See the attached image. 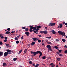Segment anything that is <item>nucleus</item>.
Here are the masks:
<instances>
[{
  "mask_svg": "<svg viewBox=\"0 0 67 67\" xmlns=\"http://www.w3.org/2000/svg\"><path fill=\"white\" fill-rule=\"evenodd\" d=\"M47 48H51V45H48L47 46Z\"/></svg>",
  "mask_w": 67,
  "mask_h": 67,
  "instance_id": "11",
  "label": "nucleus"
},
{
  "mask_svg": "<svg viewBox=\"0 0 67 67\" xmlns=\"http://www.w3.org/2000/svg\"><path fill=\"white\" fill-rule=\"evenodd\" d=\"M59 56H63V55H62V54H59Z\"/></svg>",
  "mask_w": 67,
  "mask_h": 67,
  "instance_id": "48",
  "label": "nucleus"
},
{
  "mask_svg": "<svg viewBox=\"0 0 67 67\" xmlns=\"http://www.w3.org/2000/svg\"><path fill=\"white\" fill-rule=\"evenodd\" d=\"M57 27L58 29H59L60 27V26H58Z\"/></svg>",
  "mask_w": 67,
  "mask_h": 67,
  "instance_id": "54",
  "label": "nucleus"
},
{
  "mask_svg": "<svg viewBox=\"0 0 67 67\" xmlns=\"http://www.w3.org/2000/svg\"><path fill=\"white\" fill-rule=\"evenodd\" d=\"M20 36H21V35H19L17 36V37H18V38H19V37H20Z\"/></svg>",
  "mask_w": 67,
  "mask_h": 67,
  "instance_id": "52",
  "label": "nucleus"
},
{
  "mask_svg": "<svg viewBox=\"0 0 67 67\" xmlns=\"http://www.w3.org/2000/svg\"><path fill=\"white\" fill-rule=\"evenodd\" d=\"M35 42H32L31 43V45L32 46H33V45H34L35 44Z\"/></svg>",
  "mask_w": 67,
  "mask_h": 67,
  "instance_id": "13",
  "label": "nucleus"
},
{
  "mask_svg": "<svg viewBox=\"0 0 67 67\" xmlns=\"http://www.w3.org/2000/svg\"><path fill=\"white\" fill-rule=\"evenodd\" d=\"M54 48L56 49H58V47L57 46H55L54 47Z\"/></svg>",
  "mask_w": 67,
  "mask_h": 67,
  "instance_id": "30",
  "label": "nucleus"
},
{
  "mask_svg": "<svg viewBox=\"0 0 67 67\" xmlns=\"http://www.w3.org/2000/svg\"><path fill=\"white\" fill-rule=\"evenodd\" d=\"M2 36H3V35L2 34H0V37H1Z\"/></svg>",
  "mask_w": 67,
  "mask_h": 67,
  "instance_id": "50",
  "label": "nucleus"
},
{
  "mask_svg": "<svg viewBox=\"0 0 67 67\" xmlns=\"http://www.w3.org/2000/svg\"><path fill=\"white\" fill-rule=\"evenodd\" d=\"M63 25L65 24V22H63Z\"/></svg>",
  "mask_w": 67,
  "mask_h": 67,
  "instance_id": "53",
  "label": "nucleus"
},
{
  "mask_svg": "<svg viewBox=\"0 0 67 67\" xmlns=\"http://www.w3.org/2000/svg\"><path fill=\"white\" fill-rule=\"evenodd\" d=\"M16 59H17V58H14L13 59V60H14V61H15V60H16Z\"/></svg>",
  "mask_w": 67,
  "mask_h": 67,
  "instance_id": "28",
  "label": "nucleus"
},
{
  "mask_svg": "<svg viewBox=\"0 0 67 67\" xmlns=\"http://www.w3.org/2000/svg\"><path fill=\"white\" fill-rule=\"evenodd\" d=\"M62 51L61 50H59V53H61V52H62Z\"/></svg>",
  "mask_w": 67,
  "mask_h": 67,
  "instance_id": "43",
  "label": "nucleus"
},
{
  "mask_svg": "<svg viewBox=\"0 0 67 67\" xmlns=\"http://www.w3.org/2000/svg\"><path fill=\"white\" fill-rule=\"evenodd\" d=\"M64 47H65L66 48H67V46L66 45H65L64 46Z\"/></svg>",
  "mask_w": 67,
  "mask_h": 67,
  "instance_id": "55",
  "label": "nucleus"
},
{
  "mask_svg": "<svg viewBox=\"0 0 67 67\" xmlns=\"http://www.w3.org/2000/svg\"><path fill=\"white\" fill-rule=\"evenodd\" d=\"M38 42L39 43H41V41L40 40H38Z\"/></svg>",
  "mask_w": 67,
  "mask_h": 67,
  "instance_id": "40",
  "label": "nucleus"
},
{
  "mask_svg": "<svg viewBox=\"0 0 67 67\" xmlns=\"http://www.w3.org/2000/svg\"><path fill=\"white\" fill-rule=\"evenodd\" d=\"M9 54V53L8 52H5L4 54V56L5 57V56H7V55Z\"/></svg>",
  "mask_w": 67,
  "mask_h": 67,
  "instance_id": "5",
  "label": "nucleus"
},
{
  "mask_svg": "<svg viewBox=\"0 0 67 67\" xmlns=\"http://www.w3.org/2000/svg\"><path fill=\"white\" fill-rule=\"evenodd\" d=\"M16 44H19V41H16Z\"/></svg>",
  "mask_w": 67,
  "mask_h": 67,
  "instance_id": "34",
  "label": "nucleus"
},
{
  "mask_svg": "<svg viewBox=\"0 0 67 67\" xmlns=\"http://www.w3.org/2000/svg\"><path fill=\"white\" fill-rule=\"evenodd\" d=\"M62 41L63 42H66V40L64 39H63L62 40Z\"/></svg>",
  "mask_w": 67,
  "mask_h": 67,
  "instance_id": "23",
  "label": "nucleus"
},
{
  "mask_svg": "<svg viewBox=\"0 0 67 67\" xmlns=\"http://www.w3.org/2000/svg\"><path fill=\"white\" fill-rule=\"evenodd\" d=\"M56 41V42H58L59 41V40L58 39H56L55 40Z\"/></svg>",
  "mask_w": 67,
  "mask_h": 67,
  "instance_id": "45",
  "label": "nucleus"
},
{
  "mask_svg": "<svg viewBox=\"0 0 67 67\" xmlns=\"http://www.w3.org/2000/svg\"><path fill=\"white\" fill-rule=\"evenodd\" d=\"M64 53L65 54H66L67 53V50H66L64 51Z\"/></svg>",
  "mask_w": 67,
  "mask_h": 67,
  "instance_id": "41",
  "label": "nucleus"
},
{
  "mask_svg": "<svg viewBox=\"0 0 67 67\" xmlns=\"http://www.w3.org/2000/svg\"><path fill=\"white\" fill-rule=\"evenodd\" d=\"M15 40H18V38L17 37H15Z\"/></svg>",
  "mask_w": 67,
  "mask_h": 67,
  "instance_id": "36",
  "label": "nucleus"
},
{
  "mask_svg": "<svg viewBox=\"0 0 67 67\" xmlns=\"http://www.w3.org/2000/svg\"><path fill=\"white\" fill-rule=\"evenodd\" d=\"M7 41H8V40L7 39L5 40H4V42H6Z\"/></svg>",
  "mask_w": 67,
  "mask_h": 67,
  "instance_id": "42",
  "label": "nucleus"
},
{
  "mask_svg": "<svg viewBox=\"0 0 67 67\" xmlns=\"http://www.w3.org/2000/svg\"><path fill=\"white\" fill-rule=\"evenodd\" d=\"M29 31L30 32H33V30L32 29H30L29 30Z\"/></svg>",
  "mask_w": 67,
  "mask_h": 67,
  "instance_id": "33",
  "label": "nucleus"
},
{
  "mask_svg": "<svg viewBox=\"0 0 67 67\" xmlns=\"http://www.w3.org/2000/svg\"><path fill=\"white\" fill-rule=\"evenodd\" d=\"M42 45H44V46H45V44H44L43 43L42 44Z\"/></svg>",
  "mask_w": 67,
  "mask_h": 67,
  "instance_id": "59",
  "label": "nucleus"
},
{
  "mask_svg": "<svg viewBox=\"0 0 67 67\" xmlns=\"http://www.w3.org/2000/svg\"><path fill=\"white\" fill-rule=\"evenodd\" d=\"M25 34H30L29 32H25Z\"/></svg>",
  "mask_w": 67,
  "mask_h": 67,
  "instance_id": "35",
  "label": "nucleus"
},
{
  "mask_svg": "<svg viewBox=\"0 0 67 67\" xmlns=\"http://www.w3.org/2000/svg\"><path fill=\"white\" fill-rule=\"evenodd\" d=\"M47 44H50V45L52 44V43L51 42H47Z\"/></svg>",
  "mask_w": 67,
  "mask_h": 67,
  "instance_id": "25",
  "label": "nucleus"
},
{
  "mask_svg": "<svg viewBox=\"0 0 67 67\" xmlns=\"http://www.w3.org/2000/svg\"><path fill=\"white\" fill-rule=\"evenodd\" d=\"M27 49H25V51H24V53L25 54L26 52H27Z\"/></svg>",
  "mask_w": 67,
  "mask_h": 67,
  "instance_id": "17",
  "label": "nucleus"
},
{
  "mask_svg": "<svg viewBox=\"0 0 67 67\" xmlns=\"http://www.w3.org/2000/svg\"><path fill=\"white\" fill-rule=\"evenodd\" d=\"M33 26H30V29H33L34 27H33Z\"/></svg>",
  "mask_w": 67,
  "mask_h": 67,
  "instance_id": "19",
  "label": "nucleus"
},
{
  "mask_svg": "<svg viewBox=\"0 0 67 67\" xmlns=\"http://www.w3.org/2000/svg\"><path fill=\"white\" fill-rule=\"evenodd\" d=\"M34 33H36L37 32L36 31H34Z\"/></svg>",
  "mask_w": 67,
  "mask_h": 67,
  "instance_id": "62",
  "label": "nucleus"
},
{
  "mask_svg": "<svg viewBox=\"0 0 67 67\" xmlns=\"http://www.w3.org/2000/svg\"><path fill=\"white\" fill-rule=\"evenodd\" d=\"M41 27V26L39 25L37 26V27H36V29H40Z\"/></svg>",
  "mask_w": 67,
  "mask_h": 67,
  "instance_id": "10",
  "label": "nucleus"
},
{
  "mask_svg": "<svg viewBox=\"0 0 67 67\" xmlns=\"http://www.w3.org/2000/svg\"><path fill=\"white\" fill-rule=\"evenodd\" d=\"M30 46H31V44H28V46H29V47H30Z\"/></svg>",
  "mask_w": 67,
  "mask_h": 67,
  "instance_id": "58",
  "label": "nucleus"
},
{
  "mask_svg": "<svg viewBox=\"0 0 67 67\" xmlns=\"http://www.w3.org/2000/svg\"><path fill=\"white\" fill-rule=\"evenodd\" d=\"M23 37H24L23 36L21 37V39H23Z\"/></svg>",
  "mask_w": 67,
  "mask_h": 67,
  "instance_id": "51",
  "label": "nucleus"
},
{
  "mask_svg": "<svg viewBox=\"0 0 67 67\" xmlns=\"http://www.w3.org/2000/svg\"><path fill=\"white\" fill-rule=\"evenodd\" d=\"M58 33L59 34H65V33L64 32L59 31H58Z\"/></svg>",
  "mask_w": 67,
  "mask_h": 67,
  "instance_id": "6",
  "label": "nucleus"
},
{
  "mask_svg": "<svg viewBox=\"0 0 67 67\" xmlns=\"http://www.w3.org/2000/svg\"><path fill=\"white\" fill-rule=\"evenodd\" d=\"M5 40H7V39H8V37H5Z\"/></svg>",
  "mask_w": 67,
  "mask_h": 67,
  "instance_id": "47",
  "label": "nucleus"
},
{
  "mask_svg": "<svg viewBox=\"0 0 67 67\" xmlns=\"http://www.w3.org/2000/svg\"><path fill=\"white\" fill-rule=\"evenodd\" d=\"M7 52H9L8 54H11V51L9 49H8L7 50Z\"/></svg>",
  "mask_w": 67,
  "mask_h": 67,
  "instance_id": "8",
  "label": "nucleus"
},
{
  "mask_svg": "<svg viewBox=\"0 0 67 67\" xmlns=\"http://www.w3.org/2000/svg\"><path fill=\"white\" fill-rule=\"evenodd\" d=\"M33 66H34V67H35V65L34 64H32Z\"/></svg>",
  "mask_w": 67,
  "mask_h": 67,
  "instance_id": "49",
  "label": "nucleus"
},
{
  "mask_svg": "<svg viewBox=\"0 0 67 67\" xmlns=\"http://www.w3.org/2000/svg\"><path fill=\"white\" fill-rule=\"evenodd\" d=\"M7 30L8 31H10V28H8V29H7Z\"/></svg>",
  "mask_w": 67,
  "mask_h": 67,
  "instance_id": "39",
  "label": "nucleus"
},
{
  "mask_svg": "<svg viewBox=\"0 0 67 67\" xmlns=\"http://www.w3.org/2000/svg\"><path fill=\"white\" fill-rule=\"evenodd\" d=\"M42 58L43 59H44L46 58V56H44L42 57Z\"/></svg>",
  "mask_w": 67,
  "mask_h": 67,
  "instance_id": "29",
  "label": "nucleus"
},
{
  "mask_svg": "<svg viewBox=\"0 0 67 67\" xmlns=\"http://www.w3.org/2000/svg\"><path fill=\"white\" fill-rule=\"evenodd\" d=\"M1 37V38H4V37H3V36H2Z\"/></svg>",
  "mask_w": 67,
  "mask_h": 67,
  "instance_id": "56",
  "label": "nucleus"
},
{
  "mask_svg": "<svg viewBox=\"0 0 67 67\" xmlns=\"http://www.w3.org/2000/svg\"><path fill=\"white\" fill-rule=\"evenodd\" d=\"M3 66H7V63H3Z\"/></svg>",
  "mask_w": 67,
  "mask_h": 67,
  "instance_id": "9",
  "label": "nucleus"
},
{
  "mask_svg": "<svg viewBox=\"0 0 67 67\" xmlns=\"http://www.w3.org/2000/svg\"><path fill=\"white\" fill-rule=\"evenodd\" d=\"M48 50H49V51H51V52H52V49L51 47L50 48H48Z\"/></svg>",
  "mask_w": 67,
  "mask_h": 67,
  "instance_id": "21",
  "label": "nucleus"
},
{
  "mask_svg": "<svg viewBox=\"0 0 67 67\" xmlns=\"http://www.w3.org/2000/svg\"><path fill=\"white\" fill-rule=\"evenodd\" d=\"M38 36H39V37H41V35H39Z\"/></svg>",
  "mask_w": 67,
  "mask_h": 67,
  "instance_id": "61",
  "label": "nucleus"
},
{
  "mask_svg": "<svg viewBox=\"0 0 67 67\" xmlns=\"http://www.w3.org/2000/svg\"><path fill=\"white\" fill-rule=\"evenodd\" d=\"M10 31H7L6 33H5V34H10Z\"/></svg>",
  "mask_w": 67,
  "mask_h": 67,
  "instance_id": "20",
  "label": "nucleus"
},
{
  "mask_svg": "<svg viewBox=\"0 0 67 67\" xmlns=\"http://www.w3.org/2000/svg\"><path fill=\"white\" fill-rule=\"evenodd\" d=\"M6 46H9V44H6Z\"/></svg>",
  "mask_w": 67,
  "mask_h": 67,
  "instance_id": "57",
  "label": "nucleus"
},
{
  "mask_svg": "<svg viewBox=\"0 0 67 67\" xmlns=\"http://www.w3.org/2000/svg\"><path fill=\"white\" fill-rule=\"evenodd\" d=\"M38 30H39V29H36V32H38Z\"/></svg>",
  "mask_w": 67,
  "mask_h": 67,
  "instance_id": "46",
  "label": "nucleus"
},
{
  "mask_svg": "<svg viewBox=\"0 0 67 67\" xmlns=\"http://www.w3.org/2000/svg\"><path fill=\"white\" fill-rule=\"evenodd\" d=\"M22 29H26V27H23Z\"/></svg>",
  "mask_w": 67,
  "mask_h": 67,
  "instance_id": "44",
  "label": "nucleus"
},
{
  "mask_svg": "<svg viewBox=\"0 0 67 67\" xmlns=\"http://www.w3.org/2000/svg\"><path fill=\"white\" fill-rule=\"evenodd\" d=\"M60 59H60V58H57V60L58 61H60Z\"/></svg>",
  "mask_w": 67,
  "mask_h": 67,
  "instance_id": "18",
  "label": "nucleus"
},
{
  "mask_svg": "<svg viewBox=\"0 0 67 67\" xmlns=\"http://www.w3.org/2000/svg\"><path fill=\"white\" fill-rule=\"evenodd\" d=\"M3 54V53L2 52H0V56H2Z\"/></svg>",
  "mask_w": 67,
  "mask_h": 67,
  "instance_id": "14",
  "label": "nucleus"
},
{
  "mask_svg": "<svg viewBox=\"0 0 67 67\" xmlns=\"http://www.w3.org/2000/svg\"><path fill=\"white\" fill-rule=\"evenodd\" d=\"M51 32L53 34H55L56 33V32L54 30H52L51 31Z\"/></svg>",
  "mask_w": 67,
  "mask_h": 67,
  "instance_id": "15",
  "label": "nucleus"
},
{
  "mask_svg": "<svg viewBox=\"0 0 67 67\" xmlns=\"http://www.w3.org/2000/svg\"><path fill=\"white\" fill-rule=\"evenodd\" d=\"M57 54H58V55L59 54V53H58V52H57Z\"/></svg>",
  "mask_w": 67,
  "mask_h": 67,
  "instance_id": "63",
  "label": "nucleus"
},
{
  "mask_svg": "<svg viewBox=\"0 0 67 67\" xmlns=\"http://www.w3.org/2000/svg\"><path fill=\"white\" fill-rule=\"evenodd\" d=\"M29 31V29L27 28L26 29H25V31L26 32H27Z\"/></svg>",
  "mask_w": 67,
  "mask_h": 67,
  "instance_id": "26",
  "label": "nucleus"
},
{
  "mask_svg": "<svg viewBox=\"0 0 67 67\" xmlns=\"http://www.w3.org/2000/svg\"><path fill=\"white\" fill-rule=\"evenodd\" d=\"M39 66V64H37L35 66V67H37Z\"/></svg>",
  "mask_w": 67,
  "mask_h": 67,
  "instance_id": "27",
  "label": "nucleus"
},
{
  "mask_svg": "<svg viewBox=\"0 0 67 67\" xmlns=\"http://www.w3.org/2000/svg\"><path fill=\"white\" fill-rule=\"evenodd\" d=\"M59 25L60 28H62L63 26V24H61L60 23L59 24Z\"/></svg>",
  "mask_w": 67,
  "mask_h": 67,
  "instance_id": "12",
  "label": "nucleus"
},
{
  "mask_svg": "<svg viewBox=\"0 0 67 67\" xmlns=\"http://www.w3.org/2000/svg\"><path fill=\"white\" fill-rule=\"evenodd\" d=\"M26 34L27 35V36H29V34Z\"/></svg>",
  "mask_w": 67,
  "mask_h": 67,
  "instance_id": "64",
  "label": "nucleus"
},
{
  "mask_svg": "<svg viewBox=\"0 0 67 67\" xmlns=\"http://www.w3.org/2000/svg\"><path fill=\"white\" fill-rule=\"evenodd\" d=\"M2 44H3V43H2V42L1 41H0V45H2Z\"/></svg>",
  "mask_w": 67,
  "mask_h": 67,
  "instance_id": "32",
  "label": "nucleus"
},
{
  "mask_svg": "<svg viewBox=\"0 0 67 67\" xmlns=\"http://www.w3.org/2000/svg\"><path fill=\"white\" fill-rule=\"evenodd\" d=\"M65 25H67V23H65Z\"/></svg>",
  "mask_w": 67,
  "mask_h": 67,
  "instance_id": "60",
  "label": "nucleus"
},
{
  "mask_svg": "<svg viewBox=\"0 0 67 67\" xmlns=\"http://www.w3.org/2000/svg\"><path fill=\"white\" fill-rule=\"evenodd\" d=\"M60 35H62L64 37H65V36H66V35H65V34H61Z\"/></svg>",
  "mask_w": 67,
  "mask_h": 67,
  "instance_id": "22",
  "label": "nucleus"
},
{
  "mask_svg": "<svg viewBox=\"0 0 67 67\" xmlns=\"http://www.w3.org/2000/svg\"><path fill=\"white\" fill-rule=\"evenodd\" d=\"M22 51V50L21 49L19 52L18 53L19 54H20L21 53Z\"/></svg>",
  "mask_w": 67,
  "mask_h": 67,
  "instance_id": "16",
  "label": "nucleus"
},
{
  "mask_svg": "<svg viewBox=\"0 0 67 67\" xmlns=\"http://www.w3.org/2000/svg\"><path fill=\"white\" fill-rule=\"evenodd\" d=\"M33 29H34V30H36V27H34L33 28Z\"/></svg>",
  "mask_w": 67,
  "mask_h": 67,
  "instance_id": "24",
  "label": "nucleus"
},
{
  "mask_svg": "<svg viewBox=\"0 0 67 67\" xmlns=\"http://www.w3.org/2000/svg\"><path fill=\"white\" fill-rule=\"evenodd\" d=\"M29 64H32V62L31 61H30L29 62Z\"/></svg>",
  "mask_w": 67,
  "mask_h": 67,
  "instance_id": "38",
  "label": "nucleus"
},
{
  "mask_svg": "<svg viewBox=\"0 0 67 67\" xmlns=\"http://www.w3.org/2000/svg\"><path fill=\"white\" fill-rule=\"evenodd\" d=\"M31 54H33L34 56H35V55H37V54H40V56H42V53L40 51H38L37 52H34L31 51Z\"/></svg>",
  "mask_w": 67,
  "mask_h": 67,
  "instance_id": "1",
  "label": "nucleus"
},
{
  "mask_svg": "<svg viewBox=\"0 0 67 67\" xmlns=\"http://www.w3.org/2000/svg\"><path fill=\"white\" fill-rule=\"evenodd\" d=\"M46 38H51V37H47Z\"/></svg>",
  "mask_w": 67,
  "mask_h": 67,
  "instance_id": "37",
  "label": "nucleus"
},
{
  "mask_svg": "<svg viewBox=\"0 0 67 67\" xmlns=\"http://www.w3.org/2000/svg\"><path fill=\"white\" fill-rule=\"evenodd\" d=\"M56 24L55 23H50L48 25L49 26H54V25H55Z\"/></svg>",
  "mask_w": 67,
  "mask_h": 67,
  "instance_id": "3",
  "label": "nucleus"
},
{
  "mask_svg": "<svg viewBox=\"0 0 67 67\" xmlns=\"http://www.w3.org/2000/svg\"><path fill=\"white\" fill-rule=\"evenodd\" d=\"M32 39L34 40V42H36V41H38V39H37V38H32Z\"/></svg>",
  "mask_w": 67,
  "mask_h": 67,
  "instance_id": "4",
  "label": "nucleus"
},
{
  "mask_svg": "<svg viewBox=\"0 0 67 67\" xmlns=\"http://www.w3.org/2000/svg\"><path fill=\"white\" fill-rule=\"evenodd\" d=\"M15 31H12L11 32V33H12V34L14 33H15Z\"/></svg>",
  "mask_w": 67,
  "mask_h": 67,
  "instance_id": "31",
  "label": "nucleus"
},
{
  "mask_svg": "<svg viewBox=\"0 0 67 67\" xmlns=\"http://www.w3.org/2000/svg\"><path fill=\"white\" fill-rule=\"evenodd\" d=\"M40 33L41 34H43V33H44V34H47V33H48V32L46 30H45L44 31H40Z\"/></svg>",
  "mask_w": 67,
  "mask_h": 67,
  "instance_id": "2",
  "label": "nucleus"
},
{
  "mask_svg": "<svg viewBox=\"0 0 67 67\" xmlns=\"http://www.w3.org/2000/svg\"><path fill=\"white\" fill-rule=\"evenodd\" d=\"M50 66H52V67H55V65L52 63L50 64Z\"/></svg>",
  "mask_w": 67,
  "mask_h": 67,
  "instance_id": "7",
  "label": "nucleus"
}]
</instances>
